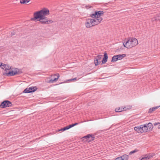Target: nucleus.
I'll return each mask as SVG.
<instances>
[{
  "instance_id": "nucleus-27",
  "label": "nucleus",
  "mask_w": 160,
  "mask_h": 160,
  "mask_svg": "<svg viewBox=\"0 0 160 160\" xmlns=\"http://www.w3.org/2000/svg\"><path fill=\"white\" fill-rule=\"evenodd\" d=\"M153 111V110L152 109V108H150L148 112L149 113H152Z\"/></svg>"
},
{
  "instance_id": "nucleus-4",
  "label": "nucleus",
  "mask_w": 160,
  "mask_h": 160,
  "mask_svg": "<svg viewBox=\"0 0 160 160\" xmlns=\"http://www.w3.org/2000/svg\"><path fill=\"white\" fill-rule=\"evenodd\" d=\"M104 13V12L102 11H95L94 13L92 14L91 15V17L93 18H94L96 19H101V21L102 20V18L101 17V16Z\"/></svg>"
},
{
  "instance_id": "nucleus-20",
  "label": "nucleus",
  "mask_w": 160,
  "mask_h": 160,
  "mask_svg": "<svg viewBox=\"0 0 160 160\" xmlns=\"http://www.w3.org/2000/svg\"><path fill=\"white\" fill-rule=\"evenodd\" d=\"M118 56L117 55H115L112 57V60L111 61L112 62H115L118 60Z\"/></svg>"
},
{
  "instance_id": "nucleus-35",
  "label": "nucleus",
  "mask_w": 160,
  "mask_h": 160,
  "mask_svg": "<svg viewBox=\"0 0 160 160\" xmlns=\"http://www.w3.org/2000/svg\"><path fill=\"white\" fill-rule=\"evenodd\" d=\"M2 67H3V68L4 67V66H2Z\"/></svg>"
},
{
  "instance_id": "nucleus-29",
  "label": "nucleus",
  "mask_w": 160,
  "mask_h": 160,
  "mask_svg": "<svg viewBox=\"0 0 160 160\" xmlns=\"http://www.w3.org/2000/svg\"><path fill=\"white\" fill-rule=\"evenodd\" d=\"M3 64H4V63L0 62V67H1L2 66H4Z\"/></svg>"
},
{
  "instance_id": "nucleus-2",
  "label": "nucleus",
  "mask_w": 160,
  "mask_h": 160,
  "mask_svg": "<svg viewBox=\"0 0 160 160\" xmlns=\"http://www.w3.org/2000/svg\"><path fill=\"white\" fill-rule=\"evenodd\" d=\"M101 19H96L95 18H88L86 19L85 25L87 28H89L98 24L101 22Z\"/></svg>"
},
{
  "instance_id": "nucleus-18",
  "label": "nucleus",
  "mask_w": 160,
  "mask_h": 160,
  "mask_svg": "<svg viewBox=\"0 0 160 160\" xmlns=\"http://www.w3.org/2000/svg\"><path fill=\"white\" fill-rule=\"evenodd\" d=\"M126 56L125 54H118L117 55L118 56V60H120L122 59L123 58L125 57Z\"/></svg>"
},
{
  "instance_id": "nucleus-15",
  "label": "nucleus",
  "mask_w": 160,
  "mask_h": 160,
  "mask_svg": "<svg viewBox=\"0 0 160 160\" xmlns=\"http://www.w3.org/2000/svg\"><path fill=\"white\" fill-rule=\"evenodd\" d=\"M3 65L4 67H2V68L4 69V70L6 71V72L8 70H10L11 69V66H10L8 64H4Z\"/></svg>"
},
{
  "instance_id": "nucleus-14",
  "label": "nucleus",
  "mask_w": 160,
  "mask_h": 160,
  "mask_svg": "<svg viewBox=\"0 0 160 160\" xmlns=\"http://www.w3.org/2000/svg\"><path fill=\"white\" fill-rule=\"evenodd\" d=\"M140 127H141L142 129V133L143 132H147L149 131L148 126H147L146 124L140 125Z\"/></svg>"
},
{
  "instance_id": "nucleus-28",
  "label": "nucleus",
  "mask_w": 160,
  "mask_h": 160,
  "mask_svg": "<svg viewBox=\"0 0 160 160\" xmlns=\"http://www.w3.org/2000/svg\"><path fill=\"white\" fill-rule=\"evenodd\" d=\"M158 124H160V123L159 122L154 123L153 124L154 126H156Z\"/></svg>"
},
{
  "instance_id": "nucleus-6",
  "label": "nucleus",
  "mask_w": 160,
  "mask_h": 160,
  "mask_svg": "<svg viewBox=\"0 0 160 160\" xmlns=\"http://www.w3.org/2000/svg\"><path fill=\"white\" fill-rule=\"evenodd\" d=\"M59 77V74H56L51 76L50 77L49 80L48 82L49 83H52L55 82L58 79Z\"/></svg>"
},
{
  "instance_id": "nucleus-32",
  "label": "nucleus",
  "mask_w": 160,
  "mask_h": 160,
  "mask_svg": "<svg viewBox=\"0 0 160 160\" xmlns=\"http://www.w3.org/2000/svg\"><path fill=\"white\" fill-rule=\"evenodd\" d=\"M15 34V33L13 32V33H12L11 34V36H12L14 35Z\"/></svg>"
},
{
  "instance_id": "nucleus-11",
  "label": "nucleus",
  "mask_w": 160,
  "mask_h": 160,
  "mask_svg": "<svg viewBox=\"0 0 160 160\" xmlns=\"http://www.w3.org/2000/svg\"><path fill=\"white\" fill-rule=\"evenodd\" d=\"M102 56L101 55H98L95 58L94 60V63L95 66H98L101 62Z\"/></svg>"
},
{
  "instance_id": "nucleus-25",
  "label": "nucleus",
  "mask_w": 160,
  "mask_h": 160,
  "mask_svg": "<svg viewBox=\"0 0 160 160\" xmlns=\"http://www.w3.org/2000/svg\"><path fill=\"white\" fill-rule=\"evenodd\" d=\"M68 81H76L77 80V78H72V79H68Z\"/></svg>"
},
{
  "instance_id": "nucleus-21",
  "label": "nucleus",
  "mask_w": 160,
  "mask_h": 160,
  "mask_svg": "<svg viewBox=\"0 0 160 160\" xmlns=\"http://www.w3.org/2000/svg\"><path fill=\"white\" fill-rule=\"evenodd\" d=\"M30 0H20V3L21 4H25L28 2Z\"/></svg>"
},
{
  "instance_id": "nucleus-16",
  "label": "nucleus",
  "mask_w": 160,
  "mask_h": 160,
  "mask_svg": "<svg viewBox=\"0 0 160 160\" xmlns=\"http://www.w3.org/2000/svg\"><path fill=\"white\" fill-rule=\"evenodd\" d=\"M108 56L106 52L104 53V58L102 61V64L105 63L107 61Z\"/></svg>"
},
{
  "instance_id": "nucleus-1",
  "label": "nucleus",
  "mask_w": 160,
  "mask_h": 160,
  "mask_svg": "<svg viewBox=\"0 0 160 160\" xmlns=\"http://www.w3.org/2000/svg\"><path fill=\"white\" fill-rule=\"evenodd\" d=\"M49 11L48 9L44 8L34 12L33 14L34 17L31 18V20L36 21V20L38 19H42L43 18V17L49 15Z\"/></svg>"
},
{
  "instance_id": "nucleus-9",
  "label": "nucleus",
  "mask_w": 160,
  "mask_h": 160,
  "mask_svg": "<svg viewBox=\"0 0 160 160\" xmlns=\"http://www.w3.org/2000/svg\"><path fill=\"white\" fill-rule=\"evenodd\" d=\"M37 89V88L36 87H30L29 88H26L23 91V92L25 93H28L34 92Z\"/></svg>"
},
{
  "instance_id": "nucleus-23",
  "label": "nucleus",
  "mask_w": 160,
  "mask_h": 160,
  "mask_svg": "<svg viewBox=\"0 0 160 160\" xmlns=\"http://www.w3.org/2000/svg\"><path fill=\"white\" fill-rule=\"evenodd\" d=\"M138 151V150H137V149H135L133 151H131L130 152H129V155H131L136 152H137Z\"/></svg>"
},
{
  "instance_id": "nucleus-5",
  "label": "nucleus",
  "mask_w": 160,
  "mask_h": 160,
  "mask_svg": "<svg viewBox=\"0 0 160 160\" xmlns=\"http://www.w3.org/2000/svg\"><path fill=\"white\" fill-rule=\"evenodd\" d=\"M5 74L7 76H13L19 74V70L17 68H13L12 71H9L8 72H6Z\"/></svg>"
},
{
  "instance_id": "nucleus-22",
  "label": "nucleus",
  "mask_w": 160,
  "mask_h": 160,
  "mask_svg": "<svg viewBox=\"0 0 160 160\" xmlns=\"http://www.w3.org/2000/svg\"><path fill=\"white\" fill-rule=\"evenodd\" d=\"M131 108V106H127L126 107H124L123 108V109H124V110L126 111L128 109H130Z\"/></svg>"
},
{
  "instance_id": "nucleus-13",
  "label": "nucleus",
  "mask_w": 160,
  "mask_h": 160,
  "mask_svg": "<svg viewBox=\"0 0 160 160\" xmlns=\"http://www.w3.org/2000/svg\"><path fill=\"white\" fill-rule=\"evenodd\" d=\"M155 154L152 153H149V154H148L146 155L144 157H143L141 159V160H147L150 159V158L152 157L153 156H154Z\"/></svg>"
},
{
  "instance_id": "nucleus-30",
  "label": "nucleus",
  "mask_w": 160,
  "mask_h": 160,
  "mask_svg": "<svg viewBox=\"0 0 160 160\" xmlns=\"http://www.w3.org/2000/svg\"><path fill=\"white\" fill-rule=\"evenodd\" d=\"M120 108V110L121 111V112L124 111V109H123V107H122Z\"/></svg>"
},
{
  "instance_id": "nucleus-17",
  "label": "nucleus",
  "mask_w": 160,
  "mask_h": 160,
  "mask_svg": "<svg viewBox=\"0 0 160 160\" xmlns=\"http://www.w3.org/2000/svg\"><path fill=\"white\" fill-rule=\"evenodd\" d=\"M134 130L137 132H138L139 133H142V129L141 127L140 126L137 127H135L134 128Z\"/></svg>"
},
{
  "instance_id": "nucleus-3",
  "label": "nucleus",
  "mask_w": 160,
  "mask_h": 160,
  "mask_svg": "<svg viewBox=\"0 0 160 160\" xmlns=\"http://www.w3.org/2000/svg\"><path fill=\"white\" fill-rule=\"evenodd\" d=\"M138 43L137 39L132 38L129 39L125 43H123V45L127 48H130L137 45Z\"/></svg>"
},
{
  "instance_id": "nucleus-24",
  "label": "nucleus",
  "mask_w": 160,
  "mask_h": 160,
  "mask_svg": "<svg viewBox=\"0 0 160 160\" xmlns=\"http://www.w3.org/2000/svg\"><path fill=\"white\" fill-rule=\"evenodd\" d=\"M115 112H121V111L120 110V108H116L115 109Z\"/></svg>"
},
{
  "instance_id": "nucleus-12",
  "label": "nucleus",
  "mask_w": 160,
  "mask_h": 160,
  "mask_svg": "<svg viewBox=\"0 0 160 160\" xmlns=\"http://www.w3.org/2000/svg\"><path fill=\"white\" fill-rule=\"evenodd\" d=\"M78 123H76L74 124H72L69 126H67L66 127H65L61 129V131H64L66 130H68L69 129V128L74 126L75 125H78Z\"/></svg>"
},
{
  "instance_id": "nucleus-34",
  "label": "nucleus",
  "mask_w": 160,
  "mask_h": 160,
  "mask_svg": "<svg viewBox=\"0 0 160 160\" xmlns=\"http://www.w3.org/2000/svg\"><path fill=\"white\" fill-rule=\"evenodd\" d=\"M58 132L60 131V129L58 130Z\"/></svg>"
},
{
  "instance_id": "nucleus-26",
  "label": "nucleus",
  "mask_w": 160,
  "mask_h": 160,
  "mask_svg": "<svg viewBox=\"0 0 160 160\" xmlns=\"http://www.w3.org/2000/svg\"><path fill=\"white\" fill-rule=\"evenodd\" d=\"M159 107H160V106H159L155 107L152 108V109L153 110V111H154L155 110L158 109Z\"/></svg>"
},
{
  "instance_id": "nucleus-7",
  "label": "nucleus",
  "mask_w": 160,
  "mask_h": 160,
  "mask_svg": "<svg viewBox=\"0 0 160 160\" xmlns=\"http://www.w3.org/2000/svg\"><path fill=\"white\" fill-rule=\"evenodd\" d=\"M12 105V102L8 100H5L2 102L0 106L2 108L11 107Z\"/></svg>"
},
{
  "instance_id": "nucleus-10",
  "label": "nucleus",
  "mask_w": 160,
  "mask_h": 160,
  "mask_svg": "<svg viewBox=\"0 0 160 160\" xmlns=\"http://www.w3.org/2000/svg\"><path fill=\"white\" fill-rule=\"evenodd\" d=\"M94 137L93 136H92L90 134H88L86 136H84L83 137L84 139H86V141L88 142H90L93 141L94 139Z\"/></svg>"
},
{
  "instance_id": "nucleus-33",
  "label": "nucleus",
  "mask_w": 160,
  "mask_h": 160,
  "mask_svg": "<svg viewBox=\"0 0 160 160\" xmlns=\"http://www.w3.org/2000/svg\"><path fill=\"white\" fill-rule=\"evenodd\" d=\"M158 128H159V129L160 128V124L159 125H158Z\"/></svg>"
},
{
  "instance_id": "nucleus-19",
  "label": "nucleus",
  "mask_w": 160,
  "mask_h": 160,
  "mask_svg": "<svg viewBox=\"0 0 160 160\" xmlns=\"http://www.w3.org/2000/svg\"><path fill=\"white\" fill-rule=\"evenodd\" d=\"M147 125L148 126L149 131L152 130L153 128V125L151 123H149L148 124H147Z\"/></svg>"
},
{
  "instance_id": "nucleus-31",
  "label": "nucleus",
  "mask_w": 160,
  "mask_h": 160,
  "mask_svg": "<svg viewBox=\"0 0 160 160\" xmlns=\"http://www.w3.org/2000/svg\"><path fill=\"white\" fill-rule=\"evenodd\" d=\"M86 8H91V6H86Z\"/></svg>"
},
{
  "instance_id": "nucleus-8",
  "label": "nucleus",
  "mask_w": 160,
  "mask_h": 160,
  "mask_svg": "<svg viewBox=\"0 0 160 160\" xmlns=\"http://www.w3.org/2000/svg\"><path fill=\"white\" fill-rule=\"evenodd\" d=\"M42 19H40L37 20V21H39L42 24H46L52 23L53 21L51 20H48L47 17H44Z\"/></svg>"
}]
</instances>
